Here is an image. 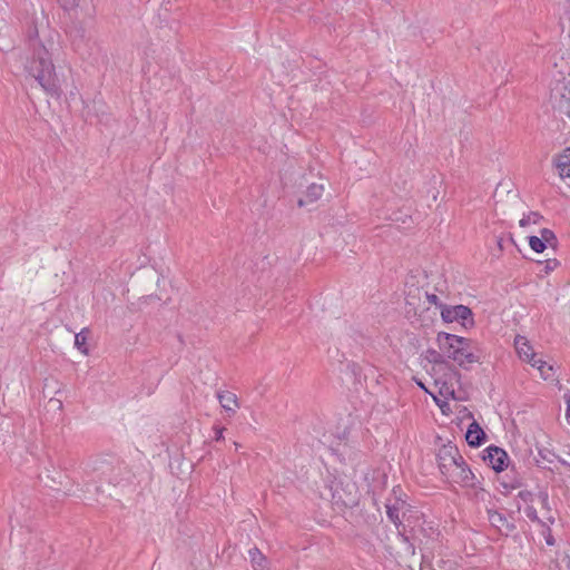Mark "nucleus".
I'll list each match as a JSON object with an SVG mask.
<instances>
[{"label": "nucleus", "mask_w": 570, "mask_h": 570, "mask_svg": "<svg viewBox=\"0 0 570 570\" xmlns=\"http://www.w3.org/2000/svg\"><path fill=\"white\" fill-rule=\"evenodd\" d=\"M26 41L31 51V57L24 65L26 71L47 94L60 97L62 81L52 63L53 57L60 50L59 33L43 20H33L26 31Z\"/></svg>", "instance_id": "1"}, {"label": "nucleus", "mask_w": 570, "mask_h": 570, "mask_svg": "<svg viewBox=\"0 0 570 570\" xmlns=\"http://www.w3.org/2000/svg\"><path fill=\"white\" fill-rule=\"evenodd\" d=\"M440 350L459 366L479 362V357L470 351L471 341L454 334L440 332L436 337Z\"/></svg>", "instance_id": "2"}, {"label": "nucleus", "mask_w": 570, "mask_h": 570, "mask_svg": "<svg viewBox=\"0 0 570 570\" xmlns=\"http://www.w3.org/2000/svg\"><path fill=\"white\" fill-rule=\"evenodd\" d=\"M445 478L463 488H472L475 489L481 484V481L473 473V471L469 468L465 460L462 459L459 461L453 469L449 471Z\"/></svg>", "instance_id": "3"}, {"label": "nucleus", "mask_w": 570, "mask_h": 570, "mask_svg": "<svg viewBox=\"0 0 570 570\" xmlns=\"http://www.w3.org/2000/svg\"><path fill=\"white\" fill-rule=\"evenodd\" d=\"M550 104L560 116L570 117V87L557 81L550 90Z\"/></svg>", "instance_id": "4"}, {"label": "nucleus", "mask_w": 570, "mask_h": 570, "mask_svg": "<svg viewBox=\"0 0 570 570\" xmlns=\"http://www.w3.org/2000/svg\"><path fill=\"white\" fill-rule=\"evenodd\" d=\"M441 317L445 323L460 321L465 328L474 325L472 311L465 305H441Z\"/></svg>", "instance_id": "5"}, {"label": "nucleus", "mask_w": 570, "mask_h": 570, "mask_svg": "<svg viewBox=\"0 0 570 570\" xmlns=\"http://www.w3.org/2000/svg\"><path fill=\"white\" fill-rule=\"evenodd\" d=\"M463 456L460 454L456 445L449 442L442 445L436 453V461L440 472L445 476Z\"/></svg>", "instance_id": "6"}, {"label": "nucleus", "mask_w": 570, "mask_h": 570, "mask_svg": "<svg viewBox=\"0 0 570 570\" xmlns=\"http://www.w3.org/2000/svg\"><path fill=\"white\" fill-rule=\"evenodd\" d=\"M485 452L487 454L483 456V460L489 462L494 471L501 472L508 466L509 456L504 450L498 446H490Z\"/></svg>", "instance_id": "7"}, {"label": "nucleus", "mask_w": 570, "mask_h": 570, "mask_svg": "<svg viewBox=\"0 0 570 570\" xmlns=\"http://www.w3.org/2000/svg\"><path fill=\"white\" fill-rule=\"evenodd\" d=\"M385 507L389 519L394 523V525L397 529H400V527L402 525L401 513L403 515L405 514L404 510L407 508L406 502L401 498L395 497L393 501L389 499Z\"/></svg>", "instance_id": "8"}, {"label": "nucleus", "mask_w": 570, "mask_h": 570, "mask_svg": "<svg viewBox=\"0 0 570 570\" xmlns=\"http://www.w3.org/2000/svg\"><path fill=\"white\" fill-rule=\"evenodd\" d=\"M488 519L492 527H494L501 534L509 535L515 525L508 521L507 517L495 510H488Z\"/></svg>", "instance_id": "9"}, {"label": "nucleus", "mask_w": 570, "mask_h": 570, "mask_svg": "<svg viewBox=\"0 0 570 570\" xmlns=\"http://www.w3.org/2000/svg\"><path fill=\"white\" fill-rule=\"evenodd\" d=\"M514 346L519 357L532 365L538 361L537 354L533 352L532 346L524 336H517L514 340Z\"/></svg>", "instance_id": "10"}, {"label": "nucleus", "mask_w": 570, "mask_h": 570, "mask_svg": "<svg viewBox=\"0 0 570 570\" xmlns=\"http://www.w3.org/2000/svg\"><path fill=\"white\" fill-rule=\"evenodd\" d=\"M485 433L478 422L473 421L469 424L465 433V440L470 446L478 448L485 441Z\"/></svg>", "instance_id": "11"}, {"label": "nucleus", "mask_w": 570, "mask_h": 570, "mask_svg": "<svg viewBox=\"0 0 570 570\" xmlns=\"http://www.w3.org/2000/svg\"><path fill=\"white\" fill-rule=\"evenodd\" d=\"M554 165L561 178L570 177V148L556 157Z\"/></svg>", "instance_id": "12"}, {"label": "nucleus", "mask_w": 570, "mask_h": 570, "mask_svg": "<svg viewBox=\"0 0 570 570\" xmlns=\"http://www.w3.org/2000/svg\"><path fill=\"white\" fill-rule=\"evenodd\" d=\"M217 397H218V401H219L222 407L226 412H229L232 414H234L236 412V409L238 407V402H237V396L234 393H232L229 391L219 392L217 394Z\"/></svg>", "instance_id": "13"}, {"label": "nucleus", "mask_w": 570, "mask_h": 570, "mask_svg": "<svg viewBox=\"0 0 570 570\" xmlns=\"http://www.w3.org/2000/svg\"><path fill=\"white\" fill-rule=\"evenodd\" d=\"M323 193H324L323 185L311 184L307 187V190L305 193V198H301L298 200V206L302 207L304 205H307L309 203H314V202L318 200L322 197Z\"/></svg>", "instance_id": "14"}, {"label": "nucleus", "mask_w": 570, "mask_h": 570, "mask_svg": "<svg viewBox=\"0 0 570 570\" xmlns=\"http://www.w3.org/2000/svg\"><path fill=\"white\" fill-rule=\"evenodd\" d=\"M248 552L255 570H268L267 560L257 548H252Z\"/></svg>", "instance_id": "15"}, {"label": "nucleus", "mask_w": 570, "mask_h": 570, "mask_svg": "<svg viewBox=\"0 0 570 570\" xmlns=\"http://www.w3.org/2000/svg\"><path fill=\"white\" fill-rule=\"evenodd\" d=\"M524 513L527 515L528 519H530L531 521L533 522H538L540 523L542 527H546L548 530H550L549 528V523H553L554 522V518L552 515H549L547 517V521L548 522H544L542 521L539 517H538V512L537 510L532 507V505H528L525 509H524Z\"/></svg>", "instance_id": "16"}, {"label": "nucleus", "mask_w": 570, "mask_h": 570, "mask_svg": "<svg viewBox=\"0 0 570 570\" xmlns=\"http://www.w3.org/2000/svg\"><path fill=\"white\" fill-rule=\"evenodd\" d=\"M532 366L539 370L540 375L543 380L552 379L556 372L552 365L547 364L541 358H538L535 363H532Z\"/></svg>", "instance_id": "17"}, {"label": "nucleus", "mask_w": 570, "mask_h": 570, "mask_svg": "<svg viewBox=\"0 0 570 570\" xmlns=\"http://www.w3.org/2000/svg\"><path fill=\"white\" fill-rule=\"evenodd\" d=\"M72 38V45L77 51H81L82 47L87 45L88 39L86 38L85 30L76 29L70 33Z\"/></svg>", "instance_id": "18"}, {"label": "nucleus", "mask_w": 570, "mask_h": 570, "mask_svg": "<svg viewBox=\"0 0 570 570\" xmlns=\"http://www.w3.org/2000/svg\"><path fill=\"white\" fill-rule=\"evenodd\" d=\"M89 330L83 328L81 332L75 335V346L83 354H88L87 338Z\"/></svg>", "instance_id": "19"}, {"label": "nucleus", "mask_w": 570, "mask_h": 570, "mask_svg": "<svg viewBox=\"0 0 570 570\" xmlns=\"http://www.w3.org/2000/svg\"><path fill=\"white\" fill-rule=\"evenodd\" d=\"M538 454L539 458H535V462L539 466H541V464L544 462L552 463L557 458V455L548 449H540ZM542 468L547 466L542 465Z\"/></svg>", "instance_id": "20"}, {"label": "nucleus", "mask_w": 570, "mask_h": 570, "mask_svg": "<svg viewBox=\"0 0 570 570\" xmlns=\"http://www.w3.org/2000/svg\"><path fill=\"white\" fill-rule=\"evenodd\" d=\"M529 245L531 249L534 250L535 253H542L547 248L544 240L538 236H530Z\"/></svg>", "instance_id": "21"}, {"label": "nucleus", "mask_w": 570, "mask_h": 570, "mask_svg": "<svg viewBox=\"0 0 570 570\" xmlns=\"http://www.w3.org/2000/svg\"><path fill=\"white\" fill-rule=\"evenodd\" d=\"M542 219V216L537 212H531L528 216H523L519 224L521 227H525L530 224H538Z\"/></svg>", "instance_id": "22"}, {"label": "nucleus", "mask_w": 570, "mask_h": 570, "mask_svg": "<svg viewBox=\"0 0 570 570\" xmlns=\"http://www.w3.org/2000/svg\"><path fill=\"white\" fill-rule=\"evenodd\" d=\"M425 358L433 364H442L444 362L443 354L433 348L426 351Z\"/></svg>", "instance_id": "23"}, {"label": "nucleus", "mask_w": 570, "mask_h": 570, "mask_svg": "<svg viewBox=\"0 0 570 570\" xmlns=\"http://www.w3.org/2000/svg\"><path fill=\"white\" fill-rule=\"evenodd\" d=\"M540 238L544 240L546 245H552L557 243V237L554 233L549 228H542L540 230Z\"/></svg>", "instance_id": "24"}, {"label": "nucleus", "mask_w": 570, "mask_h": 570, "mask_svg": "<svg viewBox=\"0 0 570 570\" xmlns=\"http://www.w3.org/2000/svg\"><path fill=\"white\" fill-rule=\"evenodd\" d=\"M65 10H72L78 7L80 0H57Z\"/></svg>", "instance_id": "25"}, {"label": "nucleus", "mask_w": 570, "mask_h": 570, "mask_svg": "<svg viewBox=\"0 0 570 570\" xmlns=\"http://www.w3.org/2000/svg\"><path fill=\"white\" fill-rule=\"evenodd\" d=\"M538 499H539L542 508H544V509H547L549 511L550 509H549V495H548V493L546 491L539 492Z\"/></svg>", "instance_id": "26"}, {"label": "nucleus", "mask_w": 570, "mask_h": 570, "mask_svg": "<svg viewBox=\"0 0 570 570\" xmlns=\"http://www.w3.org/2000/svg\"><path fill=\"white\" fill-rule=\"evenodd\" d=\"M425 295H426V299H428V302H429L430 304H433V305H435V306H438V307H440V308H441V305H444V304L440 301V298H439V296H438V295H435V294H429V293H425Z\"/></svg>", "instance_id": "27"}, {"label": "nucleus", "mask_w": 570, "mask_h": 570, "mask_svg": "<svg viewBox=\"0 0 570 570\" xmlns=\"http://www.w3.org/2000/svg\"><path fill=\"white\" fill-rule=\"evenodd\" d=\"M558 264L559 263H558L557 259H548V261H546L544 272L549 273V272L553 271L558 266Z\"/></svg>", "instance_id": "28"}, {"label": "nucleus", "mask_w": 570, "mask_h": 570, "mask_svg": "<svg viewBox=\"0 0 570 570\" xmlns=\"http://www.w3.org/2000/svg\"><path fill=\"white\" fill-rule=\"evenodd\" d=\"M224 428H215V440L216 441H220L224 439L223 436V432H224Z\"/></svg>", "instance_id": "29"}, {"label": "nucleus", "mask_w": 570, "mask_h": 570, "mask_svg": "<svg viewBox=\"0 0 570 570\" xmlns=\"http://www.w3.org/2000/svg\"><path fill=\"white\" fill-rule=\"evenodd\" d=\"M567 419L570 421V396L567 397Z\"/></svg>", "instance_id": "30"}, {"label": "nucleus", "mask_w": 570, "mask_h": 570, "mask_svg": "<svg viewBox=\"0 0 570 570\" xmlns=\"http://www.w3.org/2000/svg\"><path fill=\"white\" fill-rule=\"evenodd\" d=\"M520 497L523 499V500H528L529 497H531V493L530 492H520Z\"/></svg>", "instance_id": "31"}, {"label": "nucleus", "mask_w": 570, "mask_h": 570, "mask_svg": "<svg viewBox=\"0 0 570 570\" xmlns=\"http://www.w3.org/2000/svg\"><path fill=\"white\" fill-rule=\"evenodd\" d=\"M547 543H548L549 546H552V544L554 543V540H553V538H552L551 535H549V537L547 538Z\"/></svg>", "instance_id": "32"}, {"label": "nucleus", "mask_w": 570, "mask_h": 570, "mask_svg": "<svg viewBox=\"0 0 570 570\" xmlns=\"http://www.w3.org/2000/svg\"><path fill=\"white\" fill-rule=\"evenodd\" d=\"M502 242H503V239H502V238H499V239H498V246H499V248H500V249H502V248H503V246H502Z\"/></svg>", "instance_id": "33"}, {"label": "nucleus", "mask_w": 570, "mask_h": 570, "mask_svg": "<svg viewBox=\"0 0 570 570\" xmlns=\"http://www.w3.org/2000/svg\"><path fill=\"white\" fill-rule=\"evenodd\" d=\"M417 385H419L420 387H422L423 390H426V389H425V386H424L421 382H417Z\"/></svg>", "instance_id": "34"}, {"label": "nucleus", "mask_w": 570, "mask_h": 570, "mask_svg": "<svg viewBox=\"0 0 570 570\" xmlns=\"http://www.w3.org/2000/svg\"><path fill=\"white\" fill-rule=\"evenodd\" d=\"M56 402L58 403L59 407H61V401L57 400Z\"/></svg>", "instance_id": "35"}]
</instances>
